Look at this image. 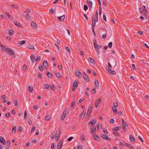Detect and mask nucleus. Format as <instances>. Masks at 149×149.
Listing matches in <instances>:
<instances>
[{
	"label": "nucleus",
	"mask_w": 149,
	"mask_h": 149,
	"mask_svg": "<svg viewBox=\"0 0 149 149\" xmlns=\"http://www.w3.org/2000/svg\"><path fill=\"white\" fill-rule=\"evenodd\" d=\"M27 19L29 20L31 19V18L27 14V16L24 17Z\"/></svg>",
	"instance_id": "55"
},
{
	"label": "nucleus",
	"mask_w": 149,
	"mask_h": 149,
	"mask_svg": "<svg viewBox=\"0 0 149 149\" xmlns=\"http://www.w3.org/2000/svg\"><path fill=\"white\" fill-rule=\"evenodd\" d=\"M78 84L77 82V81L76 80H75L74 81L73 84V87L72 88V91H74V90L76 89L78 86Z\"/></svg>",
	"instance_id": "5"
},
{
	"label": "nucleus",
	"mask_w": 149,
	"mask_h": 149,
	"mask_svg": "<svg viewBox=\"0 0 149 149\" xmlns=\"http://www.w3.org/2000/svg\"><path fill=\"white\" fill-rule=\"evenodd\" d=\"M101 100V98H100L99 99L97 100L95 103V108H97L98 105L99 104V103L100 102Z\"/></svg>",
	"instance_id": "17"
},
{
	"label": "nucleus",
	"mask_w": 149,
	"mask_h": 149,
	"mask_svg": "<svg viewBox=\"0 0 149 149\" xmlns=\"http://www.w3.org/2000/svg\"><path fill=\"white\" fill-rule=\"evenodd\" d=\"M31 26L32 27L34 28H36V24L34 22L32 21L31 23Z\"/></svg>",
	"instance_id": "23"
},
{
	"label": "nucleus",
	"mask_w": 149,
	"mask_h": 149,
	"mask_svg": "<svg viewBox=\"0 0 149 149\" xmlns=\"http://www.w3.org/2000/svg\"><path fill=\"white\" fill-rule=\"evenodd\" d=\"M14 104L15 106L17 107L18 104L17 101H15V100H14Z\"/></svg>",
	"instance_id": "47"
},
{
	"label": "nucleus",
	"mask_w": 149,
	"mask_h": 149,
	"mask_svg": "<svg viewBox=\"0 0 149 149\" xmlns=\"http://www.w3.org/2000/svg\"><path fill=\"white\" fill-rule=\"evenodd\" d=\"M38 76L40 78H41L42 77V76L41 73H38Z\"/></svg>",
	"instance_id": "61"
},
{
	"label": "nucleus",
	"mask_w": 149,
	"mask_h": 149,
	"mask_svg": "<svg viewBox=\"0 0 149 149\" xmlns=\"http://www.w3.org/2000/svg\"><path fill=\"white\" fill-rule=\"evenodd\" d=\"M97 122L96 120H91L88 123L89 125H94Z\"/></svg>",
	"instance_id": "19"
},
{
	"label": "nucleus",
	"mask_w": 149,
	"mask_h": 149,
	"mask_svg": "<svg viewBox=\"0 0 149 149\" xmlns=\"http://www.w3.org/2000/svg\"><path fill=\"white\" fill-rule=\"evenodd\" d=\"M93 43L95 48L97 52V54H99V50L98 49V45L97 44V41L96 40L94 39L93 40Z\"/></svg>",
	"instance_id": "1"
},
{
	"label": "nucleus",
	"mask_w": 149,
	"mask_h": 149,
	"mask_svg": "<svg viewBox=\"0 0 149 149\" xmlns=\"http://www.w3.org/2000/svg\"><path fill=\"white\" fill-rule=\"evenodd\" d=\"M130 138L132 142H135V139L132 135H130Z\"/></svg>",
	"instance_id": "22"
},
{
	"label": "nucleus",
	"mask_w": 149,
	"mask_h": 149,
	"mask_svg": "<svg viewBox=\"0 0 149 149\" xmlns=\"http://www.w3.org/2000/svg\"><path fill=\"white\" fill-rule=\"evenodd\" d=\"M55 147V146H54V143H52L51 146V148L53 149H54Z\"/></svg>",
	"instance_id": "64"
},
{
	"label": "nucleus",
	"mask_w": 149,
	"mask_h": 149,
	"mask_svg": "<svg viewBox=\"0 0 149 149\" xmlns=\"http://www.w3.org/2000/svg\"><path fill=\"white\" fill-rule=\"evenodd\" d=\"M102 8L101 6H99V15H100L101 14V12H102Z\"/></svg>",
	"instance_id": "46"
},
{
	"label": "nucleus",
	"mask_w": 149,
	"mask_h": 149,
	"mask_svg": "<svg viewBox=\"0 0 149 149\" xmlns=\"http://www.w3.org/2000/svg\"><path fill=\"white\" fill-rule=\"evenodd\" d=\"M123 125V131L124 132H125L126 131V127L124 126V125Z\"/></svg>",
	"instance_id": "56"
},
{
	"label": "nucleus",
	"mask_w": 149,
	"mask_h": 149,
	"mask_svg": "<svg viewBox=\"0 0 149 149\" xmlns=\"http://www.w3.org/2000/svg\"><path fill=\"white\" fill-rule=\"evenodd\" d=\"M58 129H59V130H58V136H56V137H55V139L56 141H57L58 140V139H59V136H60V130L59 129V128H58Z\"/></svg>",
	"instance_id": "20"
},
{
	"label": "nucleus",
	"mask_w": 149,
	"mask_h": 149,
	"mask_svg": "<svg viewBox=\"0 0 149 149\" xmlns=\"http://www.w3.org/2000/svg\"><path fill=\"white\" fill-rule=\"evenodd\" d=\"M92 137L93 138V139H95V140L99 141V137L96 135L93 134Z\"/></svg>",
	"instance_id": "13"
},
{
	"label": "nucleus",
	"mask_w": 149,
	"mask_h": 149,
	"mask_svg": "<svg viewBox=\"0 0 149 149\" xmlns=\"http://www.w3.org/2000/svg\"><path fill=\"white\" fill-rule=\"evenodd\" d=\"M9 33L10 35H12L14 33V31L12 29H10L9 31Z\"/></svg>",
	"instance_id": "36"
},
{
	"label": "nucleus",
	"mask_w": 149,
	"mask_h": 149,
	"mask_svg": "<svg viewBox=\"0 0 149 149\" xmlns=\"http://www.w3.org/2000/svg\"><path fill=\"white\" fill-rule=\"evenodd\" d=\"M111 108L112 110L114 113H117V110L115 108V107H112Z\"/></svg>",
	"instance_id": "33"
},
{
	"label": "nucleus",
	"mask_w": 149,
	"mask_h": 149,
	"mask_svg": "<svg viewBox=\"0 0 149 149\" xmlns=\"http://www.w3.org/2000/svg\"><path fill=\"white\" fill-rule=\"evenodd\" d=\"M87 3L89 7L92 8L93 3L91 1L87 0Z\"/></svg>",
	"instance_id": "16"
},
{
	"label": "nucleus",
	"mask_w": 149,
	"mask_h": 149,
	"mask_svg": "<svg viewBox=\"0 0 149 149\" xmlns=\"http://www.w3.org/2000/svg\"><path fill=\"white\" fill-rule=\"evenodd\" d=\"M86 113V111L85 110H83L81 113L80 115V116L81 118H83L84 117Z\"/></svg>",
	"instance_id": "15"
},
{
	"label": "nucleus",
	"mask_w": 149,
	"mask_h": 149,
	"mask_svg": "<svg viewBox=\"0 0 149 149\" xmlns=\"http://www.w3.org/2000/svg\"><path fill=\"white\" fill-rule=\"evenodd\" d=\"M95 19H96V22H97L98 21V12L97 10H96V12L95 13Z\"/></svg>",
	"instance_id": "34"
},
{
	"label": "nucleus",
	"mask_w": 149,
	"mask_h": 149,
	"mask_svg": "<svg viewBox=\"0 0 149 149\" xmlns=\"http://www.w3.org/2000/svg\"><path fill=\"white\" fill-rule=\"evenodd\" d=\"M101 137L102 138H103L104 139H105V140H108L109 141H110L111 140V138H108V136H107L106 134H102L101 135Z\"/></svg>",
	"instance_id": "7"
},
{
	"label": "nucleus",
	"mask_w": 149,
	"mask_h": 149,
	"mask_svg": "<svg viewBox=\"0 0 149 149\" xmlns=\"http://www.w3.org/2000/svg\"><path fill=\"white\" fill-rule=\"evenodd\" d=\"M63 144V140H61L57 146V148L58 149H61V148Z\"/></svg>",
	"instance_id": "9"
},
{
	"label": "nucleus",
	"mask_w": 149,
	"mask_h": 149,
	"mask_svg": "<svg viewBox=\"0 0 149 149\" xmlns=\"http://www.w3.org/2000/svg\"><path fill=\"white\" fill-rule=\"evenodd\" d=\"M18 130L19 132H20L22 130V128L20 127H19L18 128Z\"/></svg>",
	"instance_id": "60"
},
{
	"label": "nucleus",
	"mask_w": 149,
	"mask_h": 149,
	"mask_svg": "<svg viewBox=\"0 0 149 149\" xmlns=\"http://www.w3.org/2000/svg\"><path fill=\"white\" fill-rule=\"evenodd\" d=\"M50 117L49 116H47L45 118V120L46 121H49L50 120Z\"/></svg>",
	"instance_id": "39"
},
{
	"label": "nucleus",
	"mask_w": 149,
	"mask_h": 149,
	"mask_svg": "<svg viewBox=\"0 0 149 149\" xmlns=\"http://www.w3.org/2000/svg\"><path fill=\"white\" fill-rule=\"evenodd\" d=\"M75 104V101H72L71 104V107H74Z\"/></svg>",
	"instance_id": "37"
},
{
	"label": "nucleus",
	"mask_w": 149,
	"mask_h": 149,
	"mask_svg": "<svg viewBox=\"0 0 149 149\" xmlns=\"http://www.w3.org/2000/svg\"><path fill=\"white\" fill-rule=\"evenodd\" d=\"M73 138V137L71 136L70 137H69L67 139L68 141H71L72 139Z\"/></svg>",
	"instance_id": "57"
},
{
	"label": "nucleus",
	"mask_w": 149,
	"mask_h": 149,
	"mask_svg": "<svg viewBox=\"0 0 149 149\" xmlns=\"http://www.w3.org/2000/svg\"><path fill=\"white\" fill-rule=\"evenodd\" d=\"M121 128V127L120 126H117V127H114L113 128V131H117L119 130Z\"/></svg>",
	"instance_id": "24"
},
{
	"label": "nucleus",
	"mask_w": 149,
	"mask_h": 149,
	"mask_svg": "<svg viewBox=\"0 0 149 149\" xmlns=\"http://www.w3.org/2000/svg\"><path fill=\"white\" fill-rule=\"evenodd\" d=\"M97 128L98 129H100L102 128V125L99 124L97 126Z\"/></svg>",
	"instance_id": "50"
},
{
	"label": "nucleus",
	"mask_w": 149,
	"mask_h": 149,
	"mask_svg": "<svg viewBox=\"0 0 149 149\" xmlns=\"http://www.w3.org/2000/svg\"><path fill=\"white\" fill-rule=\"evenodd\" d=\"M40 56H38L36 58V61H39L40 59Z\"/></svg>",
	"instance_id": "42"
},
{
	"label": "nucleus",
	"mask_w": 149,
	"mask_h": 149,
	"mask_svg": "<svg viewBox=\"0 0 149 149\" xmlns=\"http://www.w3.org/2000/svg\"><path fill=\"white\" fill-rule=\"evenodd\" d=\"M84 134H82V135L81 136V140H83V141H84L85 140V137H84L83 136H84Z\"/></svg>",
	"instance_id": "48"
},
{
	"label": "nucleus",
	"mask_w": 149,
	"mask_h": 149,
	"mask_svg": "<svg viewBox=\"0 0 149 149\" xmlns=\"http://www.w3.org/2000/svg\"><path fill=\"white\" fill-rule=\"evenodd\" d=\"M26 42V41L25 40H23L22 41L18 42L17 43L18 44H20L21 45H22L24 44Z\"/></svg>",
	"instance_id": "25"
},
{
	"label": "nucleus",
	"mask_w": 149,
	"mask_h": 149,
	"mask_svg": "<svg viewBox=\"0 0 149 149\" xmlns=\"http://www.w3.org/2000/svg\"><path fill=\"white\" fill-rule=\"evenodd\" d=\"M109 73L112 74H114L116 73V72L115 71H113L111 70H109L108 72Z\"/></svg>",
	"instance_id": "28"
},
{
	"label": "nucleus",
	"mask_w": 149,
	"mask_h": 149,
	"mask_svg": "<svg viewBox=\"0 0 149 149\" xmlns=\"http://www.w3.org/2000/svg\"><path fill=\"white\" fill-rule=\"evenodd\" d=\"M16 131V127H14L12 129V132H14V133H15Z\"/></svg>",
	"instance_id": "58"
},
{
	"label": "nucleus",
	"mask_w": 149,
	"mask_h": 149,
	"mask_svg": "<svg viewBox=\"0 0 149 149\" xmlns=\"http://www.w3.org/2000/svg\"><path fill=\"white\" fill-rule=\"evenodd\" d=\"M92 106H90V105L86 114V116L88 117L87 118H89L90 117L92 112Z\"/></svg>",
	"instance_id": "3"
},
{
	"label": "nucleus",
	"mask_w": 149,
	"mask_h": 149,
	"mask_svg": "<svg viewBox=\"0 0 149 149\" xmlns=\"http://www.w3.org/2000/svg\"><path fill=\"white\" fill-rule=\"evenodd\" d=\"M68 109H66L63 112V115L62 116V117H61V120H63L64 119V118H65V117L66 115L67 114V113H66V112L68 111Z\"/></svg>",
	"instance_id": "6"
},
{
	"label": "nucleus",
	"mask_w": 149,
	"mask_h": 149,
	"mask_svg": "<svg viewBox=\"0 0 149 149\" xmlns=\"http://www.w3.org/2000/svg\"><path fill=\"white\" fill-rule=\"evenodd\" d=\"M91 132L92 134H93L95 131L96 127L95 125H91Z\"/></svg>",
	"instance_id": "12"
},
{
	"label": "nucleus",
	"mask_w": 149,
	"mask_h": 149,
	"mask_svg": "<svg viewBox=\"0 0 149 149\" xmlns=\"http://www.w3.org/2000/svg\"><path fill=\"white\" fill-rule=\"evenodd\" d=\"M88 9V6L86 5H85L84 6V9L86 11Z\"/></svg>",
	"instance_id": "51"
},
{
	"label": "nucleus",
	"mask_w": 149,
	"mask_h": 149,
	"mask_svg": "<svg viewBox=\"0 0 149 149\" xmlns=\"http://www.w3.org/2000/svg\"><path fill=\"white\" fill-rule=\"evenodd\" d=\"M75 73L76 76L77 77H81V73L78 70H76Z\"/></svg>",
	"instance_id": "10"
},
{
	"label": "nucleus",
	"mask_w": 149,
	"mask_h": 149,
	"mask_svg": "<svg viewBox=\"0 0 149 149\" xmlns=\"http://www.w3.org/2000/svg\"><path fill=\"white\" fill-rule=\"evenodd\" d=\"M99 83L98 81L97 80H95V85L96 87H99Z\"/></svg>",
	"instance_id": "31"
},
{
	"label": "nucleus",
	"mask_w": 149,
	"mask_h": 149,
	"mask_svg": "<svg viewBox=\"0 0 149 149\" xmlns=\"http://www.w3.org/2000/svg\"><path fill=\"white\" fill-rule=\"evenodd\" d=\"M112 45V43L111 42H109V43L108 46L109 48H111Z\"/></svg>",
	"instance_id": "62"
},
{
	"label": "nucleus",
	"mask_w": 149,
	"mask_h": 149,
	"mask_svg": "<svg viewBox=\"0 0 149 149\" xmlns=\"http://www.w3.org/2000/svg\"><path fill=\"white\" fill-rule=\"evenodd\" d=\"M88 60L92 64H95L94 61L91 57H89Z\"/></svg>",
	"instance_id": "32"
},
{
	"label": "nucleus",
	"mask_w": 149,
	"mask_h": 149,
	"mask_svg": "<svg viewBox=\"0 0 149 149\" xmlns=\"http://www.w3.org/2000/svg\"><path fill=\"white\" fill-rule=\"evenodd\" d=\"M27 113L26 112V111H24V118L25 119H27V118H26L27 115Z\"/></svg>",
	"instance_id": "54"
},
{
	"label": "nucleus",
	"mask_w": 149,
	"mask_h": 149,
	"mask_svg": "<svg viewBox=\"0 0 149 149\" xmlns=\"http://www.w3.org/2000/svg\"><path fill=\"white\" fill-rule=\"evenodd\" d=\"M35 58V57L34 55L33 54H31L30 57V58L32 61V62H33V61H34Z\"/></svg>",
	"instance_id": "30"
},
{
	"label": "nucleus",
	"mask_w": 149,
	"mask_h": 149,
	"mask_svg": "<svg viewBox=\"0 0 149 149\" xmlns=\"http://www.w3.org/2000/svg\"><path fill=\"white\" fill-rule=\"evenodd\" d=\"M6 51L8 52L10 55H12L14 53V51L12 49L8 47H6Z\"/></svg>",
	"instance_id": "4"
},
{
	"label": "nucleus",
	"mask_w": 149,
	"mask_h": 149,
	"mask_svg": "<svg viewBox=\"0 0 149 149\" xmlns=\"http://www.w3.org/2000/svg\"><path fill=\"white\" fill-rule=\"evenodd\" d=\"M14 23L16 26L19 27H22V26L20 25L19 23L17 21H15Z\"/></svg>",
	"instance_id": "29"
},
{
	"label": "nucleus",
	"mask_w": 149,
	"mask_h": 149,
	"mask_svg": "<svg viewBox=\"0 0 149 149\" xmlns=\"http://www.w3.org/2000/svg\"><path fill=\"white\" fill-rule=\"evenodd\" d=\"M27 47L30 49H35L34 46L31 45H29L27 46Z\"/></svg>",
	"instance_id": "27"
},
{
	"label": "nucleus",
	"mask_w": 149,
	"mask_h": 149,
	"mask_svg": "<svg viewBox=\"0 0 149 149\" xmlns=\"http://www.w3.org/2000/svg\"><path fill=\"white\" fill-rule=\"evenodd\" d=\"M113 133L115 136H118L119 135L118 133L117 132L114 131L113 132Z\"/></svg>",
	"instance_id": "40"
},
{
	"label": "nucleus",
	"mask_w": 149,
	"mask_h": 149,
	"mask_svg": "<svg viewBox=\"0 0 149 149\" xmlns=\"http://www.w3.org/2000/svg\"><path fill=\"white\" fill-rule=\"evenodd\" d=\"M49 85L46 84L44 85V87L45 89H47L49 88Z\"/></svg>",
	"instance_id": "41"
},
{
	"label": "nucleus",
	"mask_w": 149,
	"mask_h": 149,
	"mask_svg": "<svg viewBox=\"0 0 149 149\" xmlns=\"http://www.w3.org/2000/svg\"><path fill=\"white\" fill-rule=\"evenodd\" d=\"M1 47L2 48V50H3L5 51H6V47L5 46H4L2 45L1 46Z\"/></svg>",
	"instance_id": "43"
},
{
	"label": "nucleus",
	"mask_w": 149,
	"mask_h": 149,
	"mask_svg": "<svg viewBox=\"0 0 149 149\" xmlns=\"http://www.w3.org/2000/svg\"><path fill=\"white\" fill-rule=\"evenodd\" d=\"M65 18V15H63L61 16L58 17L57 19L60 21H63L64 19Z\"/></svg>",
	"instance_id": "14"
},
{
	"label": "nucleus",
	"mask_w": 149,
	"mask_h": 149,
	"mask_svg": "<svg viewBox=\"0 0 149 149\" xmlns=\"http://www.w3.org/2000/svg\"><path fill=\"white\" fill-rule=\"evenodd\" d=\"M142 8L143 9H142L141 8H139L140 12L141 13H143L144 14H146L147 12V10L146 6H143L142 7Z\"/></svg>",
	"instance_id": "2"
},
{
	"label": "nucleus",
	"mask_w": 149,
	"mask_h": 149,
	"mask_svg": "<svg viewBox=\"0 0 149 149\" xmlns=\"http://www.w3.org/2000/svg\"><path fill=\"white\" fill-rule=\"evenodd\" d=\"M0 142L4 144L6 143L5 139L2 136H0Z\"/></svg>",
	"instance_id": "18"
},
{
	"label": "nucleus",
	"mask_w": 149,
	"mask_h": 149,
	"mask_svg": "<svg viewBox=\"0 0 149 149\" xmlns=\"http://www.w3.org/2000/svg\"><path fill=\"white\" fill-rule=\"evenodd\" d=\"M47 76L50 78H51L52 77V74L49 71L47 72Z\"/></svg>",
	"instance_id": "35"
},
{
	"label": "nucleus",
	"mask_w": 149,
	"mask_h": 149,
	"mask_svg": "<svg viewBox=\"0 0 149 149\" xmlns=\"http://www.w3.org/2000/svg\"><path fill=\"white\" fill-rule=\"evenodd\" d=\"M43 65L45 68L48 67V63L46 60H44L43 62Z\"/></svg>",
	"instance_id": "21"
},
{
	"label": "nucleus",
	"mask_w": 149,
	"mask_h": 149,
	"mask_svg": "<svg viewBox=\"0 0 149 149\" xmlns=\"http://www.w3.org/2000/svg\"><path fill=\"white\" fill-rule=\"evenodd\" d=\"M23 68L26 71V70H27V68L26 67V66L25 64H24L23 65Z\"/></svg>",
	"instance_id": "52"
},
{
	"label": "nucleus",
	"mask_w": 149,
	"mask_h": 149,
	"mask_svg": "<svg viewBox=\"0 0 149 149\" xmlns=\"http://www.w3.org/2000/svg\"><path fill=\"white\" fill-rule=\"evenodd\" d=\"M29 91L30 92H32L33 90V86L32 85H30L29 86V89H28Z\"/></svg>",
	"instance_id": "26"
},
{
	"label": "nucleus",
	"mask_w": 149,
	"mask_h": 149,
	"mask_svg": "<svg viewBox=\"0 0 149 149\" xmlns=\"http://www.w3.org/2000/svg\"><path fill=\"white\" fill-rule=\"evenodd\" d=\"M11 6L15 8H19V6L17 5L13 4L11 5Z\"/></svg>",
	"instance_id": "44"
},
{
	"label": "nucleus",
	"mask_w": 149,
	"mask_h": 149,
	"mask_svg": "<svg viewBox=\"0 0 149 149\" xmlns=\"http://www.w3.org/2000/svg\"><path fill=\"white\" fill-rule=\"evenodd\" d=\"M51 88L53 90H54L55 89V87L53 84H52L50 86Z\"/></svg>",
	"instance_id": "63"
},
{
	"label": "nucleus",
	"mask_w": 149,
	"mask_h": 149,
	"mask_svg": "<svg viewBox=\"0 0 149 149\" xmlns=\"http://www.w3.org/2000/svg\"><path fill=\"white\" fill-rule=\"evenodd\" d=\"M6 15L8 16V18L11 19H13V17H12L11 16V15H10L8 13H7V12H6Z\"/></svg>",
	"instance_id": "38"
},
{
	"label": "nucleus",
	"mask_w": 149,
	"mask_h": 149,
	"mask_svg": "<svg viewBox=\"0 0 149 149\" xmlns=\"http://www.w3.org/2000/svg\"><path fill=\"white\" fill-rule=\"evenodd\" d=\"M113 106L115 107H116L118 106V103L117 101H116L115 103H113Z\"/></svg>",
	"instance_id": "49"
},
{
	"label": "nucleus",
	"mask_w": 149,
	"mask_h": 149,
	"mask_svg": "<svg viewBox=\"0 0 149 149\" xmlns=\"http://www.w3.org/2000/svg\"><path fill=\"white\" fill-rule=\"evenodd\" d=\"M83 77L85 81H89V80L88 77L84 72H83Z\"/></svg>",
	"instance_id": "8"
},
{
	"label": "nucleus",
	"mask_w": 149,
	"mask_h": 149,
	"mask_svg": "<svg viewBox=\"0 0 149 149\" xmlns=\"http://www.w3.org/2000/svg\"><path fill=\"white\" fill-rule=\"evenodd\" d=\"M138 138L139 139V140L141 141L142 142H143V140L142 138L140 136H139L138 137Z\"/></svg>",
	"instance_id": "59"
},
{
	"label": "nucleus",
	"mask_w": 149,
	"mask_h": 149,
	"mask_svg": "<svg viewBox=\"0 0 149 149\" xmlns=\"http://www.w3.org/2000/svg\"><path fill=\"white\" fill-rule=\"evenodd\" d=\"M95 24V25H96V22H95V18L93 17L92 19V24Z\"/></svg>",
	"instance_id": "45"
},
{
	"label": "nucleus",
	"mask_w": 149,
	"mask_h": 149,
	"mask_svg": "<svg viewBox=\"0 0 149 149\" xmlns=\"http://www.w3.org/2000/svg\"><path fill=\"white\" fill-rule=\"evenodd\" d=\"M39 68L40 71H42L43 70V68L42 66L39 65Z\"/></svg>",
	"instance_id": "53"
},
{
	"label": "nucleus",
	"mask_w": 149,
	"mask_h": 149,
	"mask_svg": "<svg viewBox=\"0 0 149 149\" xmlns=\"http://www.w3.org/2000/svg\"><path fill=\"white\" fill-rule=\"evenodd\" d=\"M6 145L5 147L6 149H10L9 146L10 144V141L8 140L6 142Z\"/></svg>",
	"instance_id": "11"
}]
</instances>
